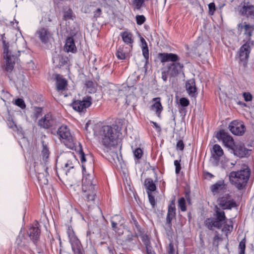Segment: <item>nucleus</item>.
<instances>
[{
  "instance_id": "nucleus-32",
  "label": "nucleus",
  "mask_w": 254,
  "mask_h": 254,
  "mask_svg": "<svg viewBox=\"0 0 254 254\" xmlns=\"http://www.w3.org/2000/svg\"><path fill=\"white\" fill-rule=\"evenodd\" d=\"M57 81V88L58 90H64L66 86L67 85V81L60 77L59 75H58L56 77Z\"/></svg>"
},
{
  "instance_id": "nucleus-47",
  "label": "nucleus",
  "mask_w": 254,
  "mask_h": 254,
  "mask_svg": "<svg viewBox=\"0 0 254 254\" xmlns=\"http://www.w3.org/2000/svg\"><path fill=\"white\" fill-rule=\"evenodd\" d=\"M233 229V226L226 224L224 226L222 231L226 233V235L227 236L228 234L230 233Z\"/></svg>"
},
{
  "instance_id": "nucleus-41",
  "label": "nucleus",
  "mask_w": 254,
  "mask_h": 254,
  "mask_svg": "<svg viewBox=\"0 0 254 254\" xmlns=\"http://www.w3.org/2000/svg\"><path fill=\"white\" fill-rule=\"evenodd\" d=\"M133 155L135 159H140L143 155V151L140 148H137L133 151Z\"/></svg>"
},
{
  "instance_id": "nucleus-6",
  "label": "nucleus",
  "mask_w": 254,
  "mask_h": 254,
  "mask_svg": "<svg viewBox=\"0 0 254 254\" xmlns=\"http://www.w3.org/2000/svg\"><path fill=\"white\" fill-rule=\"evenodd\" d=\"M1 39L3 49V57L6 60L5 70L8 72H10L12 70L14 67L16 57V56L11 55V52L9 51V44L8 43H6L5 40L4 39V35L2 36Z\"/></svg>"
},
{
  "instance_id": "nucleus-33",
  "label": "nucleus",
  "mask_w": 254,
  "mask_h": 254,
  "mask_svg": "<svg viewBox=\"0 0 254 254\" xmlns=\"http://www.w3.org/2000/svg\"><path fill=\"white\" fill-rule=\"evenodd\" d=\"M141 239L142 243L145 245L146 252L152 251V248L151 245L149 237L146 235H143L141 237Z\"/></svg>"
},
{
  "instance_id": "nucleus-36",
  "label": "nucleus",
  "mask_w": 254,
  "mask_h": 254,
  "mask_svg": "<svg viewBox=\"0 0 254 254\" xmlns=\"http://www.w3.org/2000/svg\"><path fill=\"white\" fill-rule=\"evenodd\" d=\"M79 155L80 161L82 164V171L87 170V169L88 168L86 167V165L85 164L86 161L85 154L83 152L82 149H80V150L79 151Z\"/></svg>"
},
{
  "instance_id": "nucleus-16",
  "label": "nucleus",
  "mask_w": 254,
  "mask_h": 254,
  "mask_svg": "<svg viewBox=\"0 0 254 254\" xmlns=\"http://www.w3.org/2000/svg\"><path fill=\"white\" fill-rule=\"evenodd\" d=\"M231 153H233L235 156L243 158L245 157L249 153V150L246 148L245 146L242 144H235L230 150Z\"/></svg>"
},
{
  "instance_id": "nucleus-52",
  "label": "nucleus",
  "mask_w": 254,
  "mask_h": 254,
  "mask_svg": "<svg viewBox=\"0 0 254 254\" xmlns=\"http://www.w3.org/2000/svg\"><path fill=\"white\" fill-rule=\"evenodd\" d=\"M168 254H175V250L174 246V244L172 242H171L168 246Z\"/></svg>"
},
{
  "instance_id": "nucleus-2",
  "label": "nucleus",
  "mask_w": 254,
  "mask_h": 254,
  "mask_svg": "<svg viewBox=\"0 0 254 254\" xmlns=\"http://www.w3.org/2000/svg\"><path fill=\"white\" fill-rule=\"evenodd\" d=\"M93 130L94 135L98 137L100 142L107 149H110L117 143V132L111 126L100 127V125H97Z\"/></svg>"
},
{
  "instance_id": "nucleus-18",
  "label": "nucleus",
  "mask_w": 254,
  "mask_h": 254,
  "mask_svg": "<svg viewBox=\"0 0 254 254\" xmlns=\"http://www.w3.org/2000/svg\"><path fill=\"white\" fill-rule=\"evenodd\" d=\"M251 52L250 43L247 42L244 44L240 49L239 56L240 61H246L248 60Z\"/></svg>"
},
{
  "instance_id": "nucleus-50",
  "label": "nucleus",
  "mask_w": 254,
  "mask_h": 254,
  "mask_svg": "<svg viewBox=\"0 0 254 254\" xmlns=\"http://www.w3.org/2000/svg\"><path fill=\"white\" fill-rule=\"evenodd\" d=\"M180 161L177 160L174 161V165L175 166V172L176 174H179L181 169V165L180 163Z\"/></svg>"
},
{
  "instance_id": "nucleus-57",
  "label": "nucleus",
  "mask_w": 254,
  "mask_h": 254,
  "mask_svg": "<svg viewBox=\"0 0 254 254\" xmlns=\"http://www.w3.org/2000/svg\"><path fill=\"white\" fill-rule=\"evenodd\" d=\"M168 74V73L167 70H164L162 72V79L165 82H166L167 80V75Z\"/></svg>"
},
{
  "instance_id": "nucleus-54",
  "label": "nucleus",
  "mask_w": 254,
  "mask_h": 254,
  "mask_svg": "<svg viewBox=\"0 0 254 254\" xmlns=\"http://www.w3.org/2000/svg\"><path fill=\"white\" fill-rule=\"evenodd\" d=\"M243 97L246 102L251 101L253 98L252 94L249 92H244Z\"/></svg>"
},
{
  "instance_id": "nucleus-48",
  "label": "nucleus",
  "mask_w": 254,
  "mask_h": 254,
  "mask_svg": "<svg viewBox=\"0 0 254 254\" xmlns=\"http://www.w3.org/2000/svg\"><path fill=\"white\" fill-rule=\"evenodd\" d=\"M143 2L144 0H134L133 4L136 9H140Z\"/></svg>"
},
{
  "instance_id": "nucleus-46",
  "label": "nucleus",
  "mask_w": 254,
  "mask_h": 254,
  "mask_svg": "<svg viewBox=\"0 0 254 254\" xmlns=\"http://www.w3.org/2000/svg\"><path fill=\"white\" fill-rule=\"evenodd\" d=\"M165 229L166 231L167 235H169L171 233V232L172 231L171 221L169 222L168 221H166V223L165 224Z\"/></svg>"
},
{
  "instance_id": "nucleus-23",
  "label": "nucleus",
  "mask_w": 254,
  "mask_h": 254,
  "mask_svg": "<svg viewBox=\"0 0 254 254\" xmlns=\"http://www.w3.org/2000/svg\"><path fill=\"white\" fill-rule=\"evenodd\" d=\"M40 167L42 168L44 171V173L37 172V177L39 183L40 185H47L48 183V180L47 178V176L48 175V173L47 172L48 168L43 165H41Z\"/></svg>"
},
{
  "instance_id": "nucleus-58",
  "label": "nucleus",
  "mask_w": 254,
  "mask_h": 254,
  "mask_svg": "<svg viewBox=\"0 0 254 254\" xmlns=\"http://www.w3.org/2000/svg\"><path fill=\"white\" fill-rule=\"evenodd\" d=\"M102 13L101 9L100 8H97L94 12V16L95 17H99Z\"/></svg>"
},
{
  "instance_id": "nucleus-17",
  "label": "nucleus",
  "mask_w": 254,
  "mask_h": 254,
  "mask_svg": "<svg viewBox=\"0 0 254 254\" xmlns=\"http://www.w3.org/2000/svg\"><path fill=\"white\" fill-rule=\"evenodd\" d=\"M158 58L162 63L172 62L173 63L179 60V57L175 54L162 53H159Z\"/></svg>"
},
{
  "instance_id": "nucleus-19",
  "label": "nucleus",
  "mask_w": 254,
  "mask_h": 254,
  "mask_svg": "<svg viewBox=\"0 0 254 254\" xmlns=\"http://www.w3.org/2000/svg\"><path fill=\"white\" fill-rule=\"evenodd\" d=\"M210 190L214 195L223 192L226 190L224 180H219L210 187Z\"/></svg>"
},
{
  "instance_id": "nucleus-49",
  "label": "nucleus",
  "mask_w": 254,
  "mask_h": 254,
  "mask_svg": "<svg viewBox=\"0 0 254 254\" xmlns=\"http://www.w3.org/2000/svg\"><path fill=\"white\" fill-rule=\"evenodd\" d=\"M209 13L210 15H213L215 11V5L214 2H211L208 4Z\"/></svg>"
},
{
  "instance_id": "nucleus-63",
  "label": "nucleus",
  "mask_w": 254,
  "mask_h": 254,
  "mask_svg": "<svg viewBox=\"0 0 254 254\" xmlns=\"http://www.w3.org/2000/svg\"><path fill=\"white\" fill-rule=\"evenodd\" d=\"M206 176L208 177L209 178H212L214 177V175H212V174H211L210 173H209V172H207L206 173Z\"/></svg>"
},
{
  "instance_id": "nucleus-27",
  "label": "nucleus",
  "mask_w": 254,
  "mask_h": 254,
  "mask_svg": "<svg viewBox=\"0 0 254 254\" xmlns=\"http://www.w3.org/2000/svg\"><path fill=\"white\" fill-rule=\"evenodd\" d=\"M144 186L146 190L147 193L152 192L156 190V187L153 180L150 178H147L145 180Z\"/></svg>"
},
{
  "instance_id": "nucleus-7",
  "label": "nucleus",
  "mask_w": 254,
  "mask_h": 254,
  "mask_svg": "<svg viewBox=\"0 0 254 254\" xmlns=\"http://www.w3.org/2000/svg\"><path fill=\"white\" fill-rule=\"evenodd\" d=\"M67 234L72 251L74 254H80L81 248L80 241L75 235L73 229L70 227H68Z\"/></svg>"
},
{
  "instance_id": "nucleus-34",
  "label": "nucleus",
  "mask_w": 254,
  "mask_h": 254,
  "mask_svg": "<svg viewBox=\"0 0 254 254\" xmlns=\"http://www.w3.org/2000/svg\"><path fill=\"white\" fill-rule=\"evenodd\" d=\"M68 156V158H69L67 161L66 163H65L64 167V168H66L67 170H69L71 169H73L74 167L73 162H75L76 160L74 157V156L71 153L67 154Z\"/></svg>"
},
{
  "instance_id": "nucleus-13",
  "label": "nucleus",
  "mask_w": 254,
  "mask_h": 254,
  "mask_svg": "<svg viewBox=\"0 0 254 254\" xmlns=\"http://www.w3.org/2000/svg\"><path fill=\"white\" fill-rule=\"evenodd\" d=\"M56 123V121L54 117L51 113H49L39 120L38 125L43 128H49L50 127L54 126Z\"/></svg>"
},
{
  "instance_id": "nucleus-1",
  "label": "nucleus",
  "mask_w": 254,
  "mask_h": 254,
  "mask_svg": "<svg viewBox=\"0 0 254 254\" xmlns=\"http://www.w3.org/2000/svg\"><path fill=\"white\" fill-rule=\"evenodd\" d=\"M82 191L83 196L87 201H92L96 195L95 186L97 184L94 179L93 166L90 164V168L82 171Z\"/></svg>"
},
{
  "instance_id": "nucleus-61",
  "label": "nucleus",
  "mask_w": 254,
  "mask_h": 254,
  "mask_svg": "<svg viewBox=\"0 0 254 254\" xmlns=\"http://www.w3.org/2000/svg\"><path fill=\"white\" fill-rule=\"evenodd\" d=\"M112 227L114 230H116L117 228V223L113 220H111Z\"/></svg>"
},
{
  "instance_id": "nucleus-60",
  "label": "nucleus",
  "mask_w": 254,
  "mask_h": 254,
  "mask_svg": "<svg viewBox=\"0 0 254 254\" xmlns=\"http://www.w3.org/2000/svg\"><path fill=\"white\" fill-rule=\"evenodd\" d=\"M239 248L240 250H245L246 245L245 242L241 241L239 244Z\"/></svg>"
},
{
  "instance_id": "nucleus-5",
  "label": "nucleus",
  "mask_w": 254,
  "mask_h": 254,
  "mask_svg": "<svg viewBox=\"0 0 254 254\" xmlns=\"http://www.w3.org/2000/svg\"><path fill=\"white\" fill-rule=\"evenodd\" d=\"M57 134L60 139L65 144L67 147L72 148L74 147V142L70 130L66 126H61L57 130Z\"/></svg>"
},
{
  "instance_id": "nucleus-62",
  "label": "nucleus",
  "mask_w": 254,
  "mask_h": 254,
  "mask_svg": "<svg viewBox=\"0 0 254 254\" xmlns=\"http://www.w3.org/2000/svg\"><path fill=\"white\" fill-rule=\"evenodd\" d=\"M151 123L153 125L154 127L156 128L158 130H161L160 127L156 122H151Z\"/></svg>"
},
{
  "instance_id": "nucleus-43",
  "label": "nucleus",
  "mask_w": 254,
  "mask_h": 254,
  "mask_svg": "<svg viewBox=\"0 0 254 254\" xmlns=\"http://www.w3.org/2000/svg\"><path fill=\"white\" fill-rule=\"evenodd\" d=\"M72 11L70 8H68L67 10L64 12V18L65 20L71 19L72 17Z\"/></svg>"
},
{
  "instance_id": "nucleus-14",
  "label": "nucleus",
  "mask_w": 254,
  "mask_h": 254,
  "mask_svg": "<svg viewBox=\"0 0 254 254\" xmlns=\"http://www.w3.org/2000/svg\"><path fill=\"white\" fill-rule=\"evenodd\" d=\"M183 67L182 64L176 62L168 64L166 66V70L171 76H175L182 71Z\"/></svg>"
},
{
  "instance_id": "nucleus-44",
  "label": "nucleus",
  "mask_w": 254,
  "mask_h": 254,
  "mask_svg": "<svg viewBox=\"0 0 254 254\" xmlns=\"http://www.w3.org/2000/svg\"><path fill=\"white\" fill-rule=\"evenodd\" d=\"M146 19L144 15H140L136 16V21L137 25H142L145 21Z\"/></svg>"
},
{
  "instance_id": "nucleus-20",
  "label": "nucleus",
  "mask_w": 254,
  "mask_h": 254,
  "mask_svg": "<svg viewBox=\"0 0 254 254\" xmlns=\"http://www.w3.org/2000/svg\"><path fill=\"white\" fill-rule=\"evenodd\" d=\"M130 48L124 46H120L117 50L116 55L121 60H126L129 57Z\"/></svg>"
},
{
  "instance_id": "nucleus-11",
  "label": "nucleus",
  "mask_w": 254,
  "mask_h": 254,
  "mask_svg": "<svg viewBox=\"0 0 254 254\" xmlns=\"http://www.w3.org/2000/svg\"><path fill=\"white\" fill-rule=\"evenodd\" d=\"M29 242L26 239L22 232V229L20 231L18 236L16 238L15 245L17 249L19 251L28 250L29 248Z\"/></svg>"
},
{
  "instance_id": "nucleus-3",
  "label": "nucleus",
  "mask_w": 254,
  "mask_h": 254,
  "mask_svg": "<svg viewBox=\"0 0 254 254\" xmlns=\"http://www.w3.org/2000/svg\"><path fill=\"white\" fill-rule=\"evenodd\" d=\"M251 175V170L248 167L237 171L231 172L229 176L231 184L235 186L238 190L245 188Z\"/></svg>"
},
{
  "instance_id": "nucleus-42",
  "label": "nucleus",
  "mask_w": 254,
  "mask_h": 254,
  "mask_svg": "<svg viewBox=\"0 0 254 254\" xmlns=\"http://www.w3.org/2000/svg\"><path fill=\"white\" fill-rule=\"evenodd\" d=\"M42 154L44 158H48L49 154V149L47 145L44 144L43 142V149L42 150Z\"/></svg>"
},
{
  "instance_id": "nucleus-53",
  "label": "nucleus",
  "mask_w": 254,
  "mask_h": 254,
  "mask_svg": "<svg viewBox=\"0 0 254 254\" xmlns=\"http://www.w3.org/2000/svg\"><path fill=\"white\" fill-rule=\"evenodd\" d=\"M189 101L186 98H181L180 100V103L182 106L187 107L189 105Z\"/></svg>"
},
{
  "instance_id": "nucleus-28",
  "label": "nucleus",
  "mask_w": 254,
  "mask_h": 254,
  "mask_svg": "<svg viewBox=\"0 0 254 254\" xmlns=\"http://www.w3.org/2000/svg\"><path fill=\"white\" fill-rule=\"evenodd\" d=\"M176 216V208L175 204L173 202H172L168 206V210L167 215L166 217L167 221L170 222L172 221L173 218Z\"/></svg>"
},
{
  "instance_id": "nucleus-40",
  "label": "nucleus",
  "mask_w": 254,
  "mask_h": 254,
  "mask_svg": "<svg viewBox=\"0 0 254 254\" xmlns=\"http://www.w3.org/2000/svg\"><path fill=\"white\" fill-rule=\"evenodd\" d=\"M14 104L21 109H24L26 108V105L24 101L21 98H18L14 100Z\"/></svg>"
},
{
  "instance_id": "nucleus-51",
  "label": "nucleus",
  "mask_w": 254,
  "mask_h": 254,
  "mask_svg": "<svg viewBox=\"0 0 254 254\" xmlns=\"http://www.w3.org/2000/svg\"><path fill=\"white\" fill-rule=\"evenodd\" d=\"M184 144L182 140H179L176 145V149L178 150L182 151L184 150Z\"/></svg>"
},
{
  "instance_id": "nucleus-64",
  "label": "nucleus",
  "mask_w": 254,
  "mask_h": 254,
  "mask_svg": "<svg viewBox=\"0 0 254 254\" xmlns=\"http://www.w3.org/2000/svg\"><path fill=\"white\" fill-rule=\"evenodd\" d=\"M147 254H155V252L153 250L147 252Z\"/></svg>"
},
{
  "instance_id": "nucleus-26",
  "label": "nucleus",
  "mask_w": 254,
  "mask_h": 254,
  "mask_svg": "<svg viewBox=\"0 0 254 254\" xmlns=\"http://www.w3.org/2000/svg\"><path fill=\"white\" fill-rule=\"evenodd\" d=\"M243 15L254 17V6L244 5L240 10Z\"/></svg>"
},
{
  "instance_id": "nucleus-15",
  "label": "nucleus",
  "mask_w": 254,
  "mask_h": 254,
  "mask_svg": "<svg viewBox=\"0 0 254 254\" xmlns=\"http://www.w3.org/2000/svg\"><path fill=\"white\" fill-rule=\"evenodd\" d=\"M36 36L38 37L43 44L47 43L52 36L51 32L46 28L39 29L36 33Z\"/></svg>"
},
{
  "instance_id": "nucleus-29",
  "label": "nucleus",
  "mask_w": 254,
  "mask_h": 254,
  "mask_svg": "<svg viewBox=\"0 0 254 254\" xmlns=\"http://www.w3.org/2000/svg\"><path fill=\"white\" fill-rule=\"evenodd\" d=\"M123 41L127 45H130L133 42L132 34L127 31H125L121 33L120 34Z\"/></svg>"
},
{
  "instance_id": "nucleus-9",
  "label": "nucleus",
  "mask_w": 254,
  "mask_h": 254,
  "mask_svg": "<svg viewBox=\"0 0 254 254\" xmlns=\"http://www.w3.org/2000/svg\"><path fill=\"white\" fill-rule=\"evenodd\" d=\"M229 128L233 134L236 135H242L246 131V127L243 122L237 120L233 121L230 123Z\"/></svg>"
},
{
  "instance_id": "nucleus-39",
  "label": "nucleus",
  "mask_w": 254,
  "mask_h": 254,
  "mask_svg": "<svg viewBox=\"0 0 254 254\" xmlns=\"http://www.w3.org/2000/svg\"><path fill=\"white\" fill-rule=\"evenodd\" d=\"M178 207L182 211H185L187 210L186 205V200L184 197H181L178 200Z\"/></svg>"
},
{
  "instance_id": "nucleus-12",
  "label": "nucleus",
  "mask_w": 254,
  "mask_h": 254,
  "mask_svg": "<svg viewBox=\"0 0 254 254\" xmlns=\"http://www.w3.org/2000/svg\"><path fill=\"white\" fill-rule=\"evenodd\" d=\"M219 205L223 209H231L236 206L235 200L229 194H226L218 200Z\"/></svg>"
},
{
  "instance_id": "nucleus-59",
  "label": "nucleus",
  "mask_w": 254,
  "mask_h": 254,
  "mask_svg": "<svg viewBox=\"0 0 254 254\" xmlns=\"http://www.w3.org/2000/svg\"><path fill=\"white\" fill-rule=\"evenodd\" d=\"M3 97L5 98V99L2 98V99L4 102H6V100L9 99L11 97V94L7 92H3Z\"/></svg>"
},
{
  "instance_id": "nucleus-31",
  "label": "nucleus",
  "mask_w": 254,
  "mask_h": 254,
  "mask_svg": "<svg viewBox=\"0 0 254 254\" xmlns=\"http://www.w3.org/2000/svg\"><path fill=\"white\" fill-rule=\"evenodd\" d=\"M224 154L223 150L221 147L218 144H215L213 147V156L217 160H219L220 157Z\"/></svg>"
},
{
  "instance_id": "nucleus-37",
  "label": "nucleus",
  "mask_w": 254,
  "mask_h": 254,
  "mask_svg": "<svg viewBox=\"0 0 254 254\" xmlns=\"http://www.w3.org/2000/svg\"><path fill=\"white\" fill-rule=\"evenodd\" d=\"M42 108L36 107H34L33 113V118H34L35 119H38L42 115Z\"/></svg>"
},
{
  "instance_id": "nucleus-35",
  "label": "nucleus",
  "mask_w": 254,
  "mask_h": 254,
  "mask_svg": "<svg viewBox=\"0 0 254 254\" xmlns=\"http://www.w3.org/2000/svg\"><path fill=\"white\" fill-rule=\"evenodd\" d=\"M141 41L142 44V52L143 57L147 61L149 58V51L147 47V44L145 40L142 38L141 39Z\"/></svg>"
},
{
  "instance_id": "nucleus-45",
  "label": "nucleus",
  "mask_w": 254,
  "mask_h": 254,
  "mask_svg": "<svg viewBox=\"0 0 254 254\" xmlns=\"http://www.w3.org/2000/svg\"><path fill=\"white\" fill-rule=\"evenodd\" d=\"M86 87L89 88L88 92L90 93L94 92L96 90L94 84L92 81H88L85 84Z\"/></svg>"
},
{
  "instance_id": "nucleus-25",
  "label": "nucleus",
  "mask_w": 254,
  "mask_h": 254,
  "mask_svg": "<svg viewBox=\"0 0 254 254\" xmlns=\"http://www.w3.org/2000/svg\"><path fill=\"white\" fill-rule=\"evenodd\" d=\"M64 49L67 52L74 53L76 51V47L74 41L72 37H67L64 45Z\"/></svg>"
},
{
  "instance_id": "nucleus-4",
  "label": "nucleus",
  "mask_w": 254,
  "mask_h": 254,
  "mask_svg": "<svg viewBox=\"0 0 254 254\" xmlns=\"http://www.w3.org/2000/svg\"><path fill=\"white\" fill-rule=\"evenodd\" d=\"M215 217L207 218L204 221L205 226L209 230L219 229L225 223L226 216L223 211L216 207Z\"/></svg>"
},
{
  "instance_id": "nucleus-30",
  "label": "nucleus",
  "mask_w": 254,
  "mask_h": 254,
  "mask_svg": "<svg viewBox=\"0 0 254 254\" xmlns=\"http://www.w3.org/2000/svg\"><path fill=\"white\" fill-rule=\"evenodd\" d=\"M239 29L242 30L245 29V34L247 35L249 38L252 36V33L254 30V27L252 25L247 24L245 22L244 23H241L238 25Z\"/></svg>"
},
{
  "instance_id": "nucleus-21",
  "label": "nucleus",
  "mask_w": 254,
  "mask_h": 254,
  "mask_svg": "<svg viewBox=\"0 0 254 254\" xmlns=\"http://www.w3.org/2000/svg\"><path fill=\"white\" fill-rule=\"evenodd\" d=\"M161 99L159 97L153 99V104L150 107V110L155 112L158 117L160 118L161 113L163 110V107L161 103Z\"/></svg>"
},
{
  "instance_id": "nucleus-24",
  "label": "nucleus",
  "mask_w": 254,
  "mask_h": 254,
  "mask_svg": "<svg viewBox=\"0 0 254 254\" xmlns=\"http://www.w3.org/2000/svg\"><path fill=\"white\" fill-rule=\"evenodd\" d=\"M186 88L188 93L190 96H195V94L196 92V87L194 79H190L186 82Z\"/></svg>"
},
{
  "instance_id": "nucleus-22",
  "label": "nucleus",
  "mask_w": 254,
  "mask_h": 254,
  "mask_svg": "<svg viewBox=\"0 0 254 254\" xmlns=\"http://www.w3.org/2000/svg\"><path fill=\"white\" fill-rule=\"evenodd\" d=\"M27 233L33 243L36 244L40 235V230L38 227L37 226L31 227L29 229Z\"/></svg>"
},
{
  "instance_id": "nucleus-8",
  "label": "nucleus",
  "mask_w": 254,
  "mask_h": 254,
  "mask_svg": "<svg viewBox=\"0 0 254 254\" xmlns=\"http://www.w3.org/2000/svg\"><path fill=\"white\" fill-rule=\"evenodd\" d=\"M216 137L219 141H222L224 145L229 150H231L235 144L233 137L224 130H220L218 132Z\"/></svg>"
},
{
  "instance_id": "nucleus-55",
  "label": "nucleus",
  "mask_w": 254,
  "mask_h": 254,
  "mask_svg": "<svg viewBox=\"0 0 254 254\" xmlns=\"http://www.w3.org/2000/svg\"><path fill=\"white\" fill-rule=\"evenodd\" d=\"M148 197L149 199V201L150 203V204L152 206H154L155 205V197L152 194V192H150L149 193H147Z\"/></svg>"
},
{
  "instance_id": "nucleus-38",
  "label": "nucleus",
  "mask_w": 254,
  "mask_h": 254,
  "mask_svg": "<svg viewBox=\"0 0 254 254\" xmlns=\"http://www.w3.org/2000/svg\"><path fill=\"white\" fill-rule=\"evenodd\" d=\"M132 239L131 238H129L127 239L124 242V246H125L126 249H127L128 250H131L134 245H135V243H133L132 242Z\"/></svg>"
},
{
  "instance_id": "nucleus-10",
  "label": "nucleus",
  "mask_w": 254,
  "mask_h": 254,
  "mask_svg": "<svg viewBox=\"0 0 254 254\" xmlns=\"http://www.w3.org/2000/svg\"><path fill=\"white\" fill-rule=\"evenodd\" d=\"M91 104V99L90 97H87L83 100H76L74 101L72 104L73 109L79 113H85L87 108Z\"/></svg>"
},
{
  "instance_id": "nucleus-56",
  "label": "nucleus",
  "mask_w": 254,
  "mask_h": 254,
  "mask_svg": "<svg viewBox=\"0 0 254 254\" xmlns=\"http://www.w3.org/2000/svg\"><path fill=\"white\" fill-rule=\"evenodd\" d=\"M58 59L59 60V63L58 64V66L61 67L62 66H63L65 64H66V63H67V59L66 58H64L62 57H59L58 58Z\"/></svg>"
}]
</instances>
